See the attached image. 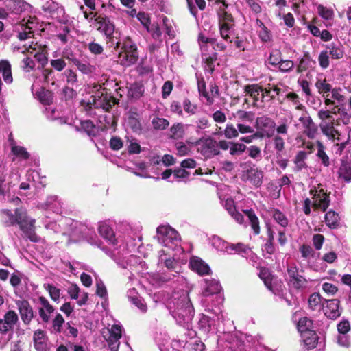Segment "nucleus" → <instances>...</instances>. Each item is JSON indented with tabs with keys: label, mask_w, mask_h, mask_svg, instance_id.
Listing matches in <instances>:
<instances>
[{
	"label": "nucleus",
	"mask_w": 351,
	"mask_h": 351,
	"mask_svg": "<svg viewBox=\"0 0 351 351\" xmlns=\"http://www.w3.org/2000/svg\"><path fill=\"white\" fill-rule=\"evenodd\" d=\"M0 221L5 227H19L23 234L32 242L40 240L36 233V219L29 216L24 208L0 210Z\"/></svg>",
	"instance_id": "nucleus-1"
},
{
	"label": "nucleus",
	"mask_w": 351,
	"mask_h": 351,
	"mask_svg": "<svg viewBox=\"0 0 351 351\" xmlns=\"http://www.w3.org/2000/svg\"><path fill=\"white\" fill-rule=\"evenodd\" d=\"M45 228L47 230L49 233H62L65 234L62 228V225H70L71 226V234L73 236H79L85 239L90 244L97 246L103 250L102 243L99 240L94 230L87 225L74 221L71 219L62 218L61 220L57 223L56 220L51 219L48 215H45L41 220Z\"/></svg>",
	"instance_id": "nucleus-2"
},
{
	"label": "nucleus",
	"mask_w": 351,
	"mask_h": 351,
	"mask_svg": "<svg viewBox=\"0 0 351 351\" xmlns=\"http://www.w3.org/2000/svg\"><path fill=\"white\" fill-rule=\"evenodd\" d=\"M167 308L179 324L189 323L194 311L186 293H174L166 302Z\"/></svg>",
	"instance_id": "nucleus-3"
},
{
	"label": "nucleus",
	"mask_w": 351,
	"mask_h": 351,
	"mask_svg": "<svg viewBox=\"0 0 351 351\" xmlns=\"http://www.w3.org/2000/svg\"><path fill=\"white\" fill-rule=\"evenodd\" d=\"M315 86L318 93L324 98V102L326 106H333V108H337L345 105L346 98L343 94L342 89L339 87H332L326 78L322 77H317Z\"/></svg>",
	"instance_id": "nucleus-4"
},
{
	"label": "nucleus",
	"mask_w": 351,
	"mask_h": 351,
	"mask_svg": "<svg viewBox=\"0 0 351 351\" xmlns=\"http://www.w3.org/2000/svg\"><path fill=\"white\" fill-rule=\"evenodd\" d=\"M310 195L312 196L313 203L306 198L303 206L304 213L308 215L311 214V206L315 210L326 211L330 204V198L321 184H312L310 189Z\"/></svg>",
	"instance_id": "nucleus-5"
},
{
	"label": "nucleus",
	"mask_w": 351,
	"mask_h": 351,
	"mask_svg": "<svg viewBox=\"0 0 351 351\" xmlns=\"http://www.w3.org/2000/svg\"><path fill=\"white\" fill-rule=\"evenodd\" d=\"M0 19H7L14 24H19V38L20 40H25L33 36L34 29L37 27L38 20L35 16H29L28 19L23 18L22 20L18 19L14 21V17L10 16V12L5 5L0 7Z\"/></svg>",
	"instance_id": "nucleus-6"
},
{
	"label": "nucleus",
	"mask_w": 351,
	"mask_h": 351,
	"mask_svg": "<svg viewBox=\"0 0 351 351\" xmlns=\"http://www.w3.org/2000/svg\"><path fill=\"white\" fill-rule=\"evenodd\" d=\"M121 45L119 54V62L124 66L135 64L138 59L137 46L130 37H125L122 42L117 43V47Z\"/></svg>",
	"instance_id": "nucleus-7"
},
{
	"label": "nucleus",
	"mask_w": 351,
	"mask_h": 351,
	"mask_svg": "<svg viewBox=\"0 0 351 351\" xmlns=\"http://www.w3.org/2000/svg\"><path fill=\"white\" fill-rule=\"evenodd\" d=\"M156 237L159 243L169 250H174L180 246V237L178 232L169 225L158 226Z\"/></svg>",
	"instance_id": "nucleus-8"
},
{
	"label": "nucleus",
	"mask_w": 351,
	"mask_h": 351,
	"mask_svg": "<svg viewBox=\"0 0 351 351\" xmlns=\"http://www.w3.org/2000/svg\"><path fill=\"white\" fill-rule=\"evenodd\" d=\"M244 92L246 96L250 97L254 100V105L258 101L263 102V100L266 96L270 98H274L278 95L280 93V88L275 86L272 90L269 88H263L261 85L258 84H249L244 87Z\"/></svg>",
	"instance_id": "nucleus-9"
},
{
	"label": "nucleus",
	"mask_w": 351,
	"mask_h": 351,
	"mask_svg": "<svg viewBox=\"0 0 351 351\" xmlns=\"http://www.w3.org/2000/svg\"><path fill=\"white\" fill-rule=\"evenodd\" d=\"M202 56L209 66L216 60L217 53H215V42L216 39L210 38L200 34L198 38Z\"/></svg>",
	"instance_id": "nucleus-10"
},
{
	"label": "nucleus",
	"mask_w": 351,
	"mask_h": 351,
	"mask_svg": "<svg viewBox=\"0 0 351 351\" xmlns=\"http://www.w3.org/2000/svg\"><path fill=\"white\" fill-rule=\"evenodd\" d=\"M191 145L197 147V151L206 158H210L219 153L217 142L210 136L202 137Z\"/></svg>",
	"instance_id": "nucleus-11"
},
{
	"label": "nucleus",
	"mask_w": 351,
	"mask_h": 351,
	"mask_svg": "<svg viewBox=\"0 0 351 351\" xmlns=\"http://www.w3.org/2000/svg\"><path fill=\"white\" fill-rule=\"evenodd\" d=\"M111 97H109L106 94L103 93H97L95 95H92L90 98L86 102V110L87 111L94 108H102L105 111H109L112 108ZM82 104H85V101H82Z\"/></svg>",
	"instance_id": "nucleus-12"
},
{
	"label": "nucleus",
	"mask_w": 351,
	"mask_h": 351,
	"mask_svg": "<svg viewBox=\"0 0 351 351\" xmlns=\"http://www.w3.org/2000/svg\"><path fill=\"white\" fill-rule=\"evenodd\" d=\"M18 50L22 53L27 52L34 55V57L42 65H44L47 62V59L45 48L38 45L37 43H34V41L29 42L19 47Z\"/></svg>",
	"instance_id": "nucleus-13"
},
{
	"label": "nucleus",
	"mask_w": 351,
	"mask_h": 351,
	"mask_svg": "<svg viewBox=\"0 0 351 351\" xmlns=\"http://www.w3.org/2000/svg\"><path fill=\"white\" fill-rule=\"evenodd\" d=\"M3 5L6 8L10 16L15 19L16 16L20 15L23 12L31 9V5L23 0H3ZM14 21H16L14 20Z\"/></svg>",
	"instance_id": "nucleus-14"
},
{
	"label": "nucleus",
	"mask_w": 351,
	"mask_h": 351,
	"mask_svg": "<svg viewBox=\"0 0 351 351\" xmlns=\"http://www.w3.org/2000/svg\"><path fill=\"white\" fill-rule=\"evenodd\" d=\"M19 321L17 313L10 310L5 313L3 318H0V333L5 335L14 330V326Z\"/></svg>",
	"instance_id": "nucleus-15"
},
{
	"label": "nucleus",
	"mask_w": 351,
	"mask_h": 351,
	"mask_svg": "<svg viewBox=\"0 0 351 351\" xmlns=\"http://www.w3.org/2000/svg\"><path fill=\"white\" fill-rule=\"evenodd\" d=\"M275 126V122L271 118L265 116L258 117L256 120V127L261 131L263 136H272Z\"/></svg>",
	"instance_id": "nucleus-16"
},
{
	"label": "nucleus",
	"mask_w": 351,
	"mask_h": 351,
	"mask_svg": "<svg viewBox=\"0 0 351 351\" xmlns=\"http://www.w3.org/2000/svg\"><path fill=\"white\" fill-rule=\"evenodd\" d=\"M338 177L346 182L351 181V154L346 153L340 159V165L337 171Z\"/></svg>",
	"instance_id": "nucleus-17"
},
{
	"label": "nucleus",
	"mask_w": 351,
	"mask_h": 351,
	"mask_svg": "<svg viewBox=\"0 0 351 351\" xmlns=\"http://www.w3.org/2000/svg\"><path fill=\"white\" fill-rule=\"evenodd\" d=\"M260 278L264 282L267 288L275 294L278 293L281 290V282L278 283L276 278H274L267 269H261L259 272Z\"/></svg>",
	"instance_id": "nucleus-18"
},
{
	"label": "nucleus",
	"mask_w": 351,
	"mask_h": 351,
	"mask_svg": "<svg viewBox=\"0 0 351 351\" xmlns=\"http://www.w3.org/2000/svg\"><path fill=\"white\" fill-rule=\"evenodd\" d=\"M38 310L42 322L43 323H48L51 319V315L53 313L55 308L47 298L40 296L38 298Z\"/></svg>",
	"instance_id": "nucleus-19"
},
{
	"label": "nucleus",
	"mask_w": 351,
	"mask_h": 351,
	"mask_svg": "<svg viewBox=\"0 0 351 351\" xmlns=\"http://www.w3.org/2000/svg\"><path fill=\"white\" fill-rule=\"evenodd\" d=\"M319 128L322 133L328 140L332 142L341 141V134L335 128V121L320 122Z\"/></svg>",
	"instance_id": "nucleus-20"
},
{
	"label": "nucleus",
	"mask_w": 351,
	"mask_h": 351,
	"mask_svg": "<svg viewBox=\"0 0 351 351\" xmlns=\"http://www.w3.org/2000/svg\"><path fill=\"white\" fill-rule=\"evenodd\" d=\"M109 337L108 339V345L111 351H118L119 346V339L122 335V326L119 323H114L110 328L108 329Z\"/></svg>",
	"instance_id": "nucleus-21"
},
{
	"label": "nucleus",
	"mask_w": 351,
	"mask_h": 351,
	"mask_svg": "<svg viewBox=\"0 0 351 351\" xmlns=\"http://www.w3.org/2000/svg\"><path fill=\"white\" fill-rule=\"evenodd\" d=\"M21 320L25 325L30 324L34 317L32 307L27 300H19L16 302Z\"/></svg>",
	"instance_id": "nucleus-22"
},
{
	"label": "nucleus",
	"mask_w": 351,
	"mask_h": 351,
	"mask_svg": "<svg viewBox=\"0 0 351 351\" xmlns=\"http://www.w3.org/2000/svg\"><path fill=\"white\" fill-rule=\"evenodd\" d=\"M299 251L301 254L302 258L305 260L308 261V266L316 271H324L326 268V266L322 263L318 265L316 263H313L310 261L311 258H314L315 256V252L314 250L309 245H302L300 246Z\"/></svg>",
	"instance_id": "nucleus-23"
},
{
	"label": "nucleus",
	"mask_w": 351,
	"mask_h": 351,
	"mask_svg": "<svg viewBox=\"0 0 351 351\" xmlns=\"http://www.w3.org/2000/svg\"><path fill=\"white\" fill-rule=\"evenodd\" d=\"M98 232L109 245L116 246L119 243V239L115 237L112 228L106 222H100L98 225Z\"/></svg>",
	"instance_id": "nucleus-24"
},
{
	"label": "nucleus",
	"mask_w": 351,
	"mask_h": 351,
	"mask_svg": "<svg viewBox=\"0 0 351 351\" xmlns=\"http://www.w3.org/2000/svg\"><path fill=\"white\" fill-rule=\"evenodd\" d=\"M167 252L163 250L159 251L158 263H163L168 271L173 273V276H175V274H180L182 271L181 265L174 259L167 258Z\"/></svg>",
	"instance_id": "nucleus-25"
},
{
	"label": "nucleus",
	"mask_w": 351,
	"mask_h": 351,
	"mask_svg": "<svg viewBox=\"0 0 351 351\" xmlns=\"http://www.w3.org/2000/svg\"><path fill=\"white\" fill-rule=\"evenodd\" d=\"M323 311L326 316L334 319L338 317L341 313L339 311V301L336 299L326 300L323 304Z\"/></svg>",
	"instance_id": "nucleus-26"
},
{
	"label": "nucleus",
	"mask_w": 351,
	"mask_h": 351,
	"mask_svg": "<svg viewBox=\"0 0 351 351\" xmlns=\"http://www.w3.org/2000/svg\"><path fill=\"white\" fill-rule=\"evenodd\" d=\"M33 341L37 351L48 350L47 337L43 330L38 329L34 332Z\"/></svg>",
	"instance_id": "nucleus-27"
},
{
	"label": "nucleus",
	"mask_w": 351,
	"mask_h": 351,
	"mask_svg": "<svg viewBox=\"0 0 351 351\" xmlns=\"http://www.w3.org/2000/svg\"><path fill=\"white\" fill-rule=\"evenodd\" d=\"M189 265L192 270L201 276L209 274L210 272L208 265L197 256L191 258Z\"/></svg>",
	"instance_id": "nucleus-28"
},
{
	"label": "nucleus",
	"mask_w": 351,
	"mask_h": 351,
	"mask_svg": "<svg viewBox=\"0 0 351 351\" xmlns=\"http://www.w3.org/2000/svg\"><path fill=\"white\" fill-rule=\"evenodd\" d=\"M40 207L45 210H52L54 213H62V203L61 200L55 195L49 196L44 204H40Z\"/></svg>",
	"instance_id": "nucleus-29"
},
{
	"label": "nucleus",
	"mask_w": 351,
	"mask_h": 351,
	"mask_svg": "<svg viewBox=\"0 0 351 351\" xmlns=\"http://www.w3.org/2000/svg\"><path fill=\"white\" fill-rule=\"evenodd\" d=\"M244 176L251 184L256 187H258L262 184L263 172L258 168H250L246 171Z\"/></svg>",
	"instance_id": "nucleus-30"
},
{
	"label": "nucleus",
	"mask_w": 351,
	"mask_h": 351,
	"mask_svg": "<svg viewBox=\"0 0 351 351\" xmlns=\"http://www.w3.org/2000/svg\"><path fill=\"white\" fill-rule=\"evenodd\" d=\"M219 319L218 315L217 318L202 314L199 320V326L202 331L207 333L214 331L217 320Z\"/></svg>",
	"instance_id": "nucleus-31"
},
{
	"label": "nucleus",
	"mask_w": 351,
	"mask_h": 351,
	"mask_svg": "<svg viewBox=\"0 0 351 351\" xmlns=\"http://www.w3.org/2000/svg\"><path fill=\"white\" fill-rule=\"evenodd\" d=\"M223 204L232 217L238 223L242 224L244 221V217L241 213L237 211L234 200L232 198H227Z\"/></svg>",
	"instance_id": "nucleus-32"
},
{
	"label": "nucleus",
	"mask_w": 351,
	"mask_h": 351,
	"mask_svg": "<svg viewBox=\"0 0 351 351\" xmlns=\"http://www.w3.org/2000/svg\"><path fill=\"white\" fill-rule=\"evenodd\" d=\"M303 346L306 350H311L316 347L318 336L315 331H307L301 335Z\"/></svg>",
	"instance_id": "nucleus-33"
},
{
	"label": "nucleus",
	"mask_w": 351,
	"mask_h": 351,
	"mask_svg": "<svg viewBox=\"0 0 351 351\" xmlns=\"http://www.w3.org/2000/svg\"><path fill=\"white\" fill-rule=\"evenodd\" d=\"M204 281L206 285L202 291L204 296H209L217 293L221 291V286L218 280L215 279H206Z\"/></svg>",
	"instance_id": "nucleus-34"
},
{
	"label": "nucleus",
	"mask_w": 351,
	"mask_h": 351,
	"mask_svg": "<svg viewBox=\"0 0 351 351\" xmlns=\"http://www.w3.org/2000/svg\"><path fill=\"white\" fill-rule=\"evenodd\" d=\"M256 25L258 37L261 41L265 43L271 41L272 38L271 33L264 23L260 19H257Z\"/></svg>",
	"instance_id": "nucleus-35"
},
{
	"label": "nucleus",
	"mask_w": 351,
	"mask_h": 351,
	"mask_svg": "<svg viewBox=\"0 0 351 351\" xmlns=\"http://www.w3.org/2000/svg\"><path fill=\"white\" fill-rule=\"evenodd\" d=\"M228 253L238 254L244 257L250 256V254L252 253V251L247 245L239 243L237 244H230Z\"/></svg>",
	"instance_id": "nucleus-36"
},
{
	"label": "nucleus",
	"mask_w": 351,
	"mask_h": 351,
	"mask_svg": "<svg viewBox=\"0 0 351 351\" xmlns=\"http://www.w3.org/2000/svg\"><path fill=\"white\" fill-rule=\"evenodd\" d=\"M328 55L333 59H341L343 58L344 51L343 46L340 43H332L326 46Z\"/></svg>",
	"instance_id": "nucleus-37"
},
{
	"label": "nucleus",
	"mask_w": 351,
	"mask_h": 351,
	"mask_svg": "<svg viewBox=\"0 0 351 351\" xmlns=\"http://www.w3.org/2000/svg\"><path fill=\"white\" fill-rule=\"evenodd\" d=\"M43 10L49 13L51 17L57 18L58 15L64 13V9L62 7L53 1L47 2L43 6Z\"/></svg>",
	"instance_id": "nucleus-38"
},
{
	"label": "nucleus",
	"mask_w": 351,
	"mask_h": 351,
	"mask_svg": "<svg viewBox=\"0 0 351 351\" xmlns=\"http://www.w3.org/2000/svg\"><path fill=\"white\" fill-rule=\"evenodd\" d=\"M0 73H2L3 78L6 84H11L13 81L11 72V65L7 60L0 61Z\"/></svg>",
	"instance_id": "nucleus-39"
},
{
	"label": "nucleus",
	"mask_w": 351,
	"mask_h": 351,
	"mask_svg": "<svg viewBox=\"0 0 351 351\" xmlns=\"http://www.w3.org/2000/svg\"><path fill=\"white\" fill-rule=\"evenodd\" d=\"M6 173L4 167H0V196L3 200H6V195L9 192V182H6Z\"/></svg>",
	"instance_id": "nucleus-40"
},
{
	"label": "nucleus",
	"mask_w": 351,
	"mask_h": 351,
	"mask_svg": "<svg viewBox=\"0 0 351 351\" xmlns=\"http://www.w3.org/2000/svg\"><path fill=\"white\" fill-rule=\"evenodd\" d=\"M243 213L247 216L254 233L258 234L260 233L259 220L254 212L252 209H250L244 210Z\"/></svg>",
	"instance_id": "nucleus-41"
},
{
	"label": "nucleus",
	"mask_w": 351,
	"mask_h": 351,
	"mask_svg": "<svg viewBox=\"0 0 351 351\" xmlns=\"http://www.w3.org/2000/svg\"><path fill=\"white\" fill-rule=\"evenodd\" d=\"M288 284L291 288L301 289L306 287L307 280L299 274L288 280Z\"/></svg>",
	"instance_id": "nucleus-42"
},
{
	"label": "nucleus",
	"mask_w": 351,
	"mask_h": 351,
	"mask_svg": "<svg viewBox=\"0 0 351 351\" xmlns=\"http://www.w3.org/2000/svg\"><path fill=\"white\" fill-rule=\"evenodd\" d=\"M316 145L317 147V156L321 161L322 164L324 167H328L330 165V159L328 156L326 154L325 152V147L323 145V143L319 141H316Z\"/></svg>",
	"instance_id": "nucleus-43"
},
{
	"label": "nucleus",
	"mask_w": 351,
	"mask_h": 351,
	"mask_svg": "<svg viewBox=\"0 0 351 351\" xmlns=\"http://www.w3.org/2000/svg\"><path fill=\"white\" fill-rule=\"evenodd\" d=\"M212 245L218 251L226 252L228 253L230 243L223 241L218 236H213L210 239Z\"/></svg>",
	"instance_id": "nucleus-44"
},
{
	"label": "nucleus",
	"mask_w": 351,
	"mask_h": 351,
	"mask_svg": "<svg viewBox=\"0 0 351 351\" xmlns=\"http://www.w3.org/2000/svg\"><path fill=\"white\" fill-rule=\"evenodd\" d=\"M307 158V154L304 151H300L297 153L295 158V171H299L306 167V159Z\"/></svg>",
	"instance_id": "nucleus-45"
},
{
	"label": "nucleus",
	"mask_w": 351,
	"mask_h": 351,
	"mask_svg": "<svg viewBox=\"0 0 351 351\" xmlns=\"http://www.w3.org/2000/svg\"><path fill=\"white\" fill-rule=\"evenodd\" d=\"M192 142H188V145L184 142H178L176 143V150L177 155L180 156H184L191 154Z\"/></svg>",
	"instance_id": "nucleus-46"
},
{
	"label": "nucleus",
	"mask_w": 351,
	"mask_h": 351,
	"mask_svg": "<svg viewBox=\"0 0 351 351\" xmlns=\"http://www.w3.org/2000/svg\"><path fill=\"white\" fill-rule=\"evenodd\" d=\"M333 113L335 114H339L340 115L339 119L345 125L350 123L351 114L346 109L344 106H340L337 108H333Z\"/></svg>",
	"instance_id": "nucleus-47"
},
{
	"label": "nucleus",
	"mask_w": 351,
	"mask_h": 351,
	"mask_svg": "<svg viewBox=\"0 0 351 351\" xmlns=\"http://www.w3.org/2000/svg\"><path fill=\"white\" fill-rule=\"evenodd\" d=\"M339 220V215L332 210L328 211L325 215L326 223L331 228H335L337 226Z\"/></svg>",
	"instance_id": "nucleus-48"
},
{
	"label": "nucleus",
	"mask_w": 351,
	"mask_h": 351,
	"mask_svg": "<svg viewBox=\"0 0 351 351\" xmlns=\"http://www.w3.org/2000/svg\"><path fill=\"white\" fill-rule=\"evenodd\" d=\"M239 123H252L254 119V113L251 111L238 110L235 115Z\"/></svg>",
	"instance_id": "nucleus-49"
},
{
	"label": "nucleus",
	"mask_w": 351,
	"mask_h": 351,
	"mask_svg": "<svg viewBox=\"0 0 351 351\" xmlns=\"http://www.w3.org/2000/svg\"><path fill=\"white\" fill-rule=\"evenodd\" d=\"M271 215L274 221L282 228H286L287 226L289 221L284 213L278 210L274 209L271 211Z\"/></svg>",
	"instance_id": "nucleus-50"
},
{
	"label": "nucleus",
	"mask_w": 351,
	"mask_h": 351,
	"mask_svg": "<svg viewBox=\"0 0 351 351\" xmlns=\"http://www.w3.org/2000/svg\"><path fill=\"white\" fill-rule=\"evenodd\" d=\"M43 287L49 293L53 301H59L60 297V289L59 288L49 283L44 284Z\"/></svg>",
	"instance_id": "nucleus-51"
},
{
	"label": "nucleus",
	"mask_w": 351,
	"mask_h": 351,
	"mask_svg": "<svg viewBox=\"0 0 351 351\" xmlns=\"http://www.w3.org/2000/svg\"><path fill=\"white\" fill-rule=\"evenodd\" d=\"M64 323V319L63 317L60 313H57L52 320L51 332L60 333Z\"/></svg>",
	"instance_id": "nucleus-52"
},
{
	"label": "nucleus",
	"mask_w": 351,
	"mask_h": 351,
	"mask_svg": "<svg viewBox=\"0 0 351 351\" xmlns=\"http://www.w3.org/2000/svg\"><path fill=\"white\" fill-rule=\"evenodd\" d=\"M312 326V322L306 317H302L298 322V330L302 334L307 331H312L310 328Z\"/></svg>",
	"instance_id": "nucleus-53"
},
{
	"label": "nucleus",
	"mask_w": 351,
	"mask_h": 351,
	"mask_svg": "<svg viewBox=\"0 0 351 351\" xmlns=\"http://www.w3.org/2000/svg\"><path fill=\"white\" fill-rule=\"evenodd\" d=\"M332 114H334L333 109L330 111L324 108L318 111L317 117L320 119V122L335 121V120Z\"/></svg>",
	"instance_id": "nucleus-54"
},
{
	"label": "nucleus",
	"mask_w": 351,
	"mask_h": 351,
	"mask_svg": "<svg viewBox=\"0 0 351 351\" xmlns=\"http://www.w3.org/2000/svg\"><path fill=\"white\" fill-rule=\"evenodd\" d=\"M317 13L324 20H332L334 16V12L332 9L322 5L317 6Z\"/></svg>",
	"instance_id": "nucleus-55"
},
{
	"label": "nucleus",
	"mask_w": 351,
	"mask_h": 351,
	"mask_svg": "<svg viewBox=\"0 0 351 351\" xmlns=\"http://www.w3.org/2000/svg\"><path fill=\"white\" fill-rule=\"evenodd\" d=\"M127 88L130 97L138 98L142 95V86L138 84H131L129 86H127Z\"/></svg>",
	"instance_id": "nucleus-56"
},
{
	"label": "nucleus",
	"mask_w": 351,
	"mask_h": 351,
	"mask_svg": "<svg viewBox=\"0 0 351 351\" xmlns=\"http://www.w3.org/2000/svg\"><path fill=\"white\" fill-rule=\"evenodd\" d=\"M169 124V121L164 118L156 117L152 120V125L155 130H165L168 127Z\"/></svg>",
	"instance_id": "nucleus-57"
},
{
	"label": "nucleus",
	"mask_w": 351,
	"mask_h": 351,
	"mask_svg": "<svg viewBox=\"0 0 351 351\" xmlns=\"http://www.w3.org/2000/svg\"><path fill=\"white\" fill-rule=\"evenodd\" d=\"M311 64V58L308 55L305 54L299 61L296 66L297 73H300L306 71Z\"/></svg>",
	"instance_id": "nucleus-58"
},
{
	"label": "nucleus",
	"mask_w": 351,
	"mask_h": 351,
	"mask_svg": "<svg viewBox=\"0 0 351 351\" xmlns=\"http://www.w3.org/2000/svg\"><path fill=\"white\" fill-rule=\"evenodd\" d=\"M281 60V53L278 50H275L271 52L267 62L269 64L278 67Z\"/></svg>",
	"instance_id": "nucleus-59"
},
{
	"label": "nucleus",
	"mask_w": 351,
	"mask_h": 351,
	"mask_svg": "<svg viewBox=\"0 0 351 351\" xmlns=\"http://www.w3.org/2000/svg\"><path fill=\"white\" fill-rule=\"evenodd\" d=\"M12 152L14 156L21 159H27L29 156V153L23 147L12 145Z\"/></svg>",
	"instance_id": "nucleus-60"
},
{
	"label": "nucleus",
	"mask_w": 351,
	"mask_h": 351,
	"mask_svg": "<svg viewBox=\"0 0 351 351\" xmlns=\"http://www.w3.org/2000/svg\"><path fill=\"white\" fill-rule=\"evenodd\" d=\"M319 64L322 69H326L329 66L330 59L328 51H322L318 56Z\"/></svg>",
	"instance_id": "nucleus-61"
},
{
	"label": "nucleus",
	"mask_w": 351,
	"mask_h": 351,
	"mask_svg": "<svg viewBox=\"0 0 351 351\" xmlns=\"http://www.w3.org/2000/svg\"><path fill=\"white\" fill-rule=\"evenodd\" d=\"M294 62L291 60H281L278 68L282 73H289L292 71L294 67Z\"/></svg>",
	"instance_id": "nucleus-62"
},
{
	"label": "nucleus",
	"mask_w": 351,
	"mask_h": 351,
	"mask_svg": "<svg viewBox=\"0 0 351 351\" xmlns=\"http://www.w3.org/2000/svg\"><path fill=\"white\" fill-rule=\"evenodd\" d=\"M78 70L84 74H90L95 70V67L88 63L82 62L79 60L75 62Z\"/></svg>",
	"instance_id": "nucleus-63"
},
{
	"label": "nucleus",
	"mask_w": 351,
	"mask_h": 351,
	"mask_svg": "<svg viewBox=\"0 0 351 351\" xmlns=\"http://www.w3.org/2000/svg\"><path fill=\"white\" fill-rule=\"evenodd\" d=\"M223 134L229 139L237 138L239 136L238 129L231 123L226 125Z\"/></svg>",
	"instance_id": "nucleus-64"
}]
</instances>
